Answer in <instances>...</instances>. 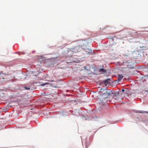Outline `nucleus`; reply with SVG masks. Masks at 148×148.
Returning a JSON list of instances; mask_svg holds the SVG:
<instances>
[{
  "label": "nucleus",
  "mask_w": 148,
  "mask_h": 148,
  "mask_svg": "<svg viewBox=\"0 0 148 148\" xmlns=\"http://www.w3.org/2000/svg\"><path fill=\"white\" fill-rule=\"evenodd\" d=\"M113 97V98H114V99H115V101H116V102H119L121 99V97L118 95H114Z\"/></svg>",
  "instance_id": "2"
},
{
  "label": "nucleus",
  "mask_w": 148,
  "mask_h": 148,
  "mask_svg": "<svg viewBox=\"0 0 148 148\" xmlns=\"http://www.w3.org/2000/svg\"><path fill=\"white\" fill-rule=\"evenodd\" d=\"M5 75V74L4 73H3L2 72H0V75Z\"/></svg>",
  "instance_id": "7"
},
{
  "label": "nucleus",
  "mask_w": 148,
  "mask_h": 148,
  "mask_svg": "<svg viewBox=\"0 0 148 148\" xmlns=\"http://www.w3.org/2000/svg\"><path fill=\"white\" fill-rule=\"evenodd\" d=\"M89 53H89H89H88V54H89Z\"/></svg>",
  "instance_id": "13"
},
{
  "label": "nucleus",
  "mask_w": 148,
  "mask_h": 148,
  "mask_svg": "<svg viewBox=\"0 0 148 148\" xmlns=\"http://www.w3.org/2000/svg\"><path fill=\"white\" fill-rule=\"evenodd\" d=\"M45 85V84H41V85Z\"/></svg>",
  "instance_id": "12"
},
{
  "label": "nucleus",
  "mask_w": 148,
  "mask_h": 148,
  "mask_svg": "<svg viewBox=\"0 0 148 148\" xmlns=\"http://www.w3.org/2000/svg\"><path fill=\"white\" fill-rule=\"evenodd\" d=\"M123 77V76L122 74H119L118 75V79L119 80V81H120L122 79Z\"/></svg>",
  "instance_id": "5"
},
{
  "label": "nucleus",
  "mask_w": 148,
  "mask_h": 148,
  "mask_svg": "<svg viewBox=\"0 0 148 148\" xmlns=\"http://www.w3.org/2000/svg\"><path fill=\"white\" fill-rule=\"evenodd\" d=\"M124 89H123L122 90V92H124Z\"/></svg>",
  "instance_id": "11"
},
{
  "label": "nucleus",
  "mask_w": 148,
  "mask_h": 148,
  "mask_svg": "<svg viewBox=\"0 0 148 148\" xmlns=\"http://www.w3.org/2000/svg\"><path fill=\"white\" fill-rule=\"evenodd\" d=\"M109 95L110 94L106 92H104L102 95L103 98H107Z\"/></svg>",
  "instance_id": "4"
},
{
  "label": "nucleus",
  "mask_w": 148,
  "mask_h": 148,
  "mask_svg": "<svg viewBox=\"0 0 148 148\" xmlns=\"http://www.w3.org/2000/svg\"><path fill=\"white\" fill-rule=\"evenodd\" d=\"M34 83H32L31 84V86L29 87H25V89L26 90H29L30 89H31V90L33 89V88H34V87H33V86H34Z\"/></svg>",
  "instance_id": "3"
},
{
  "label": "nucleus",
  "mask_w": 148,
  "mask_h": 148,
  "mask_svg": "<svg viewBox=\"0 0 148 148\" xmlns=\"http://www.w3.org/2000/svg\"><path fill=\"white\" fill-rule=\"evenodd\" d=\"M81 47L77 46L74 48L70 49L69 51L71 52L73 56L75 55V54L81 51Z\"/></svg>",
  "instance_id": "1"
},
{
  "label": "nucleus",
  "mask_w": 148,
  "mask_h": 148,
  "mask_svg": "<svg viewBox=\"0 0 148 148\" xmlns=\"http://www.w3.org/2000/svg\"><path fill=\"white\" fill-rule=\"evenodd\" d=\"M99 71L103 73H106L107 72V71L104 68L101 69L99 70Z\"/></svg>",
  "instance_id": "6"
},
{
  "label": "nucleus",
  "mask_w": 148,
  "mask_h": 148,
  "mask_svg": "<svg viewBox=\"0 0 148 148\" xmlns=\"http://www.w3.org/2000/svg\"><path fill=\"white\" fill-rule=\"evenodd\" d=\"M100 104H103V103L102 102H100Z\"/></svg>",
  "instance_id": "10"
},
{
  "label": "nucleus",
  "mask_w": 148,
  "mask_h": 148,
  "mask_svg": "<svg viewBox=\"0 0 148 148\" xmlns=\"http://www.w3.org/2000/svg\"><path fill=\"white\" fill-rule=\"evenodd\" d=\"M109 79H106V80L105 81V83H108V80H109Z\"/></svg>",
  "instance_id": "8"
},
{
  "label": "nucleus",
  "mask_w": 148,
  "mask_h": 148,
  "mask_svg": "<svg viewBox=\"0 0 148 148\" xmlns=\"http://www.w3.org/2000/svg\"><path fill=\"white\" fill-rule=\"evenodd\" d=\"M144 112H145L146 113H147V112H146L145 111ZM140 113H143L144 112H143V111H141V112H140Z\"/></svg>",
  "instance_id": "9"
}]
</instances>
